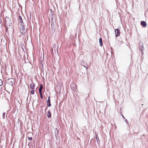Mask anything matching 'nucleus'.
Returning a JSON list of instances; mask_svg holds the SVG:
<instances>
[{
    "instance_id": "obj_1",
    "label": "nucleus",
    "mask_w": 148,
    "mask_h": 148,
    "mask_svg": "<svg viewBox=\"0 0 148 148\" xmlns=\"http://www.w3.org/2000/svg\"><path fill=\"white\" fill-rule=\"evenodd\" d=\"M5 21L6 22V25H8L9 26L11 25L12 23H11V20L9 18L7 17H6Z\"/></svg>"
},
{
    "instance_id": "obj_2",
    "label": "nucleus",
    "mask_w": 148,
    "mask_h": 148,
    "mask_svg": "<svg viewBox=\"0 0 148 148\" xmlns=\"http://www.w3.org/2000/svg\"><path fill=\"white\" fill-rule=\"evenodd\" d=\"M14 82V79L11 78L9 79L7 81V82L9 85L12 86Z\"/></svg>"
},
{
    "instance_id": "obj_3",
    "label": "nucleus",
    "mask_w": 148,
    "mask_h": 148,
    "mask_svg": "<svg viewBox=\"0 0 148 148\" xmlns=\"http://www.w3.org/2000/svg\"><path fill=\"white\" fill-rule=\"evenodd\" d=\"M21 26H20V29L21 33L22 34H23L25 32V28L24 26L23 25V24L21 23Z\"/></svg>"
},
{
    "instance_id": "obj_4",
    "label": "nucleus",
    "mask_w": 148,
    "mask_h": 148,
    "mask_svg": "<svg viewBox=\"0 0 148 148\" xmlns=\"http://www.w3.org/2000/svg\"><path fill=\"white\" fill-rule=\"evenodd\" d=\"M115 34V36L117 37L120 36V30L118 29H116L114 30Z\"/></svg>"
},
{
    "instance_id": "obj_5",
    "label": "nucleus",
    "mask_w": 148,
    "mask_h": 148,
    "mask_svg": "<svg viewBox=\"0 0 148 148\" xmlns=\"http://www.w3.org/2000/svg\"><path fill=\"white\" fill-rule=\"evenodd\" d=\"M51 21V25L52 28V29H55L54 24L53 22V18H52Z\"/></svg>"
},
{
    "instance_id": "obj_6",
    "label": "nucleus",
    "mask_w": 148,
    "mask_h": 148,
    "mask_svg": "<svg viewBox=\"0 0 148 148\" xmlns=\"http://www.w3.org/2000/svg\"><path fill=\"white\" fill-rule=\"evenodd\" d=\"M50 97H49L48 98V99L47 101V106L48 107H50L51 106V104L50 102Z\"/></svg>"
},
{
    "instance_id": "obj_7",
    "label": "nucleus",
    "mask_w": 148,
    "mask_h": 148,
    "mask_svg": "<svg viewBox=\"0 0 148 148\" xmlns=\"http://www.w3.org/2000/svg\"><path fill=\"white\" fill-rule=\"evenodd\" d=\"M141 25H142L143 27H145L147 24L145 21H142L141 22Z\"/></svg>"
},
{
    "instance_id": "obj_8",
    "label": "nucleus",
    "mask_w": 148,
    "mask_h": 148,
    "mask_svg": "<svg viewBox=\"0 0 148 148\" xmlns=\"http://www.w3.org/2000/svg\"><path fill=\"white\" fill-rule=\"evenodd\" d=\"M35 84L34 83H32L30 84V87L32 89H33L34 87Z\"/></svg>"
},
{
    "instance_id": "obj_9",
    "label": "nucleus",
    "mask_w": 148,
    "mask_h": 148,
    "mask_svg": "<svg viewBox=\"0 0 148 148\" xmlns=\"http://www.w3.org/2000/svg\"><path fill=\"white\" fill-rule=\"evenodd\" d=\"M102 38H101L99 39V43L100 44V45L101 46L102 45Z\"/></svg>"
},
{
    "instance_id": "obj_10",
    "label": "nucleus",
    "mask_w": 148,
    "mask_h": 148,
    "mask_svg": "<svg viewBox=\"0 0 148 148\" xmlns=\"http://www.w3.org/2000/svg\"><path fill=\"white\" fill-rule=\"evenodd\" d=\"M42 88V84H40V86L39 88V92H41V91Z\"/></svg>"
},
{
    "instance_id": "obj_11",
    "label": "nucleus",
    "mask_w": 148,
    "mask_h": 148,
    "mask_svg": "<svg viewBox=\"0 0 148 148\" xmlns=\"http://www.w3.org/2000/svg\"><path fill=\"white\" fill-rule=\"evenodd\" d=\"M47 116L49 118L51 117V114L49 111L48 112Z\"/></svg>"
},
{
    "instance_id": "obj_12",
    "label": "nucleus",
    "mask_w": 148,
    "mask_h": 148,
    "mask_svg": "<svg viewBox=\"0 0 148 148\" xmlns=\"http://www.w3.org/2000/svg\"><path fill=\"white\" fill-rule=\"evenodd\" d=\"M19 20L21 23L22 24V23L23 24L22 18L20 16H19Z\"/></svg>"
},
{
    "instance_id": "obj_13",
    "label": "nucleus",
    "mask_w": 148,
    "mask_h": 148,
    "mask_svg": "<svg viewBox=\"0 0 148 148\" xmlns=\"http://www.w3.org/2000/svg\"><path fill=\"white\" fill-rule=\"evenodd\" d=\"M84 61H83L81 62V64L83 65V66L85 67L86 69H88V67H86L85 66H84Z\"/></svg>"
},
{
    "instance_id": "obj_14",
    "label": "nucleus",
    "mask_w": 148,
    "mask_h": 148,
    "mask_svg": "<svg viewBox=\"0 0 148 148\" xmlns=\"http://www.w3.org/2000/svg\"><path fill=\"white\" fill-rule=\"evenodd\" d=\"M3 83L2 80L0 79V86H2L3 85Z\"/></svg>"
},
{
    "instance_id": "obj_15",
    "label": "nucleus",
    "mask_w": 148,
    "mask_h": 148,
    "mask_svg": "<svg viewBox=\"0 0 148 148\" xmlns=\"http://www.w3.org/2000/svg\"><path fill=\"white\" fill-rule=\"evenodd\" d=\"M95 135H96V139L97 140V141H98V140H99V137H98L97 134H95Z\"/></svg>"
},
{
    "instance_id": "obj_16",
    "label": "nucleus",
    "mask_w": 148,
    "mask_h": 148,
    "mask_svg": "<svg viewBox=\"0 0 148 148\" xmlns=\"http://www.w3.org/2000/svg\"><path fill=\"white\" fill-rule=\"evenodd\" d=\"M139 44L140 45V44H141V47H143V43H141V42H140V43H139Z\"/></svg>"
},
{
    "instance_id": "obj_17",
    "label": "nucleus",
    "mask_w": 148,
    "mask_h": 148,
    "mask_svg": "<svg viewBox=\"0 0 148 148\" xmlns=\"http://www.w3.org/2000/svg\"><path fill=\"white\" fill-rule=\"evenodd\" d=\"M39 93H40V97L41 98H42V99L43 98V97H42V93L41 92H39Z\"/></svg>"
},
{
    "instance_id": "obj_18",
    "label": "nucleus",
    "mask_w": 148,
    "mask_h": 148,
    "mask_svg": "<svg viewBox=\"0 0 148 148\" xmlns=\"http://www.w3.org/2000/svg\"><path fill=\"white\" fill-rule=\"evenodd\" d=\"M34 90H32L31 91V94H34Z\"/></svg>"
},
{
    "instance_id": "obj_19",
    "label": "nucleus",
    "mask_w": 148,
    "mask_h": 148,
    "mask_svg": "<svg viewBox=\"0 0 148 148\" xmlns=\"http://www.w3.org/2000/svg\"><path fill=\"white\" fill-rule=\"evenodd\" d=\"M5 112H4L3 114V119H4V117H5Z\"/></svg>"
},
{
    "instance_id": "obj_20",
    "label": "nucleus",
    "mask_w": 148,
    "mask_h": 148,
    "mask_svg": "<svg viewBox=\"0 0 148 148\" xmlns=\"http://www.w3.org/2000/svg\"><path fill=\"white\" fill-rule=\"evenodd\" d=\"M28 140H31L32 139V137H28Z\"/></svg>"
},
{
    "instance_id": "obj_21",
    "label": "nucleus",
    "mask_w": 148,
    "mask_h": 148,
    "mask_svg": "<svg viewBox=\"0 0 148 148\" xmlns=\"http://www.w3.org/2000/svg\"><path fill=\"white\" fill-rule=\"evenodd\" d=\"M127 121V119H126V120H125V121L126 122V121Z\"/></svg>"
},
{
    "instance_id": "obj_22",
    "label": "nucleus",
    "mask_w": 148,
    "mask_h": 148,
    "mask_svg": "<svg viewBox=\"0 0 148 148\" xmlns=\"http://www.w3.org/2000/svg\"><path fill=\"white\" fill-rule=\"evenodd\" d=\"M75 87H76V85H75Z\"/></svg>"
},
{
    "instance_id": "obj_23",
    "label": "nucleus",
    "mask_w": 148,
    "mask_h": 148,
    "mask_svg": "<svg viewBox=\"0 0 148 148\" xmlns=\"http://www.w3.org/2000/svg\"><path fill=\"white\" fill-rule=\"evenodd\" d=\"M122 116V117H124V116L123 115Z\"/></svg>"
},
{
    "instance_id": "obj_24",
    "label": "nucleus",
    "mask_w": 148,
    "mask_h": 148,
    "mask_svg": "<svg viewBox=\"0 0 148 148\" xmlns=\"http://www.w3.org/2000/svg\"><path fill=\"white\" fill-rule=\"evenodd\" d=\"M58 148H60V147H59Z\"/></svg>"
}]
</instances>
